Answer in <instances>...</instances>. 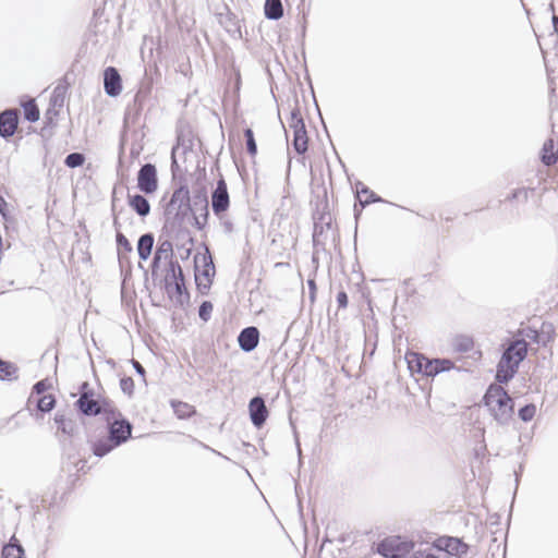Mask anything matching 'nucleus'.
Wrapping results in <instances>:
<instances>
[{
  "label": "nucleus",
  "mask_w": 558,
  "mask_h": 558,
  "mask_svg": "<svg viewBox=\"0 0 558 558\" xmlns=\"http://www.w3.org/2000/svg\"><path fill=\"white\" fill-rule=\"evenodd\" d=\"M472 341L468 338L463 339L462 342L459 344V350L460 351H469L471 348H472Z\"/></svg>",
  "instance_id": "nucleus-49"
},
{
  "label": "nucleus",
  "mask_w": 558,
  "mask_h": 558,
  "mask_svg": "<svg viewBox=\"0 0 558 558\" xmlns=\"http://www.w3.org/2000/svg\"><path fill=\"white\" fill-rule=\"evenodd\" d=\"M411 558H440L437 556L433 549H424V550H417L413 554Z\"/></svg>",
  "instance_id": "nucleus-46"
},
{
  "label": "nucleus",
  "mask_w": 558,
  "mask_h": 558,
  "mask_svg": "<svg viewBox=\"0 0 558 558\" xmlns=\"http://www.w3.org/2000/svg\"><path fill=\"white\" fill-rule=\"evenodd\" d=\"M435 365L437 366L438 374L453 367V363L447 359H435Z\"/></svg>",
  "instance_id": "nucleus-44"
},
{
  "label": "nucleus",
  "mask_w": 558,
  "mask_h": 558,
  "mask_svg": "<svg viewBox=\"0 0 558 558\" xmlns=\"http://www.w3.org/2000/svg\"><path fill=\"white\" fill-rule=\"evenodd\" d=\"M104 87L107 95L111 97H116L121 93V76L116 68L109 66L105 70Z\"/></svg>",
  "instance_id": "nucleus-9"
},
{
  "label": "nucleus",
  "mask_w": 558,
  "mask_h": 558,
  "mask_svg": "<svg viewBox=\"0 0 558 558\" xmlns=\"http://www.w3.org/2000/svg\"><path fill=\"white\" fill-rule=\"evenodd\" d=\"M17 113L13 110H7L0 113V135L4 138L12 136L17 128Z\"/></svg>",
  "instance_id": "nucleus-12"
},
{
  "label": "nucleus",
  "mask_w": 558,
  "mask_h": 558,
  "mask_svg": "<svg viewBox=\"0 0 558 558\" xmlns=\"http://www.w3.org/2000/svg\"><path fill=\"white\" fill-rule=\"evenodd\" d=\"M169 207L175 209L177 214H185L189 209L192 210L189 189L185 186L177 189L171 196Z\"/></svg>",
  "instance_id": "nucleus-11"
},
{
  "label": "nucleus",
  "mask_w": 558,
  "mask_h": 558,
  "mask_svg": "<svg viewBox=\"0 0 558 558\" xmlns=\"http://www.w3.org/2000/svg\"><path fill=\"white\" fill-rule=\"evenodd\" d=\"M100 32H101V31H99V29H94V31H93V35H94V36H97V35H98V33H100Z\"/></svg>",
  "instance_id": "nucleus-58"
},
{
  "label": "nucleus",
  "mask_w": 558,
  "mask_h": 558,
  "mask_svg": "<svg viewBox=\"0 0 558 558\" xmlns=\"http://www.w3.org/2000/svg\"><path fill=\"white\" fill-rule=\"evenodd\" d=\"M484 403L499 425H508L513 418L514 402L499 385H490L484 396Z\"/></svg>",
  "instance_id": "nucleus-1"
},
{
  "label": "nucleus",
  "mask_w": 558,
  "mask_h": 558,
  "mask_svg": "<svg viewBox=\"0 0 558 558\" xmlns=\"http://www.w3.org/2000/svg\"><path fill=\"white\" fill-rule=\"evenodd\" d=\"M172 253H173L172 243L170 241H168V240L162 241L161 243H159V245H158V247H157V250L155 252L153 264L154 265H158L162 260L163 262L172 260L171 259Z\"/></svg>",
  "instance_id": "nucleus-20"
},
{
  "label": "nucleus",
  "mask_w": 558,
  "mask_h": 558,
  "mask_svg": "<svg viewBox=\"0 0 558 558\" xmlns=\"http://www.w3.org/2000/svg\"><path fill=\"white\" fill-rule=\"evenodd\" d=\"M137 186L145 194H151L157 191V170L151 163H145L138 171Z\"/></svg>",
  "instance_id": "nucleus-4"
},
{
  "label": "nucleus",
  "mask_w": 558,
  "mask_h": 558,
  "mask_svg": "<svg viewBox=\"0 0 558 558\" xmlns=\"http://www.w3.org/2000/svg\"><path fill=\"white\" fill-rule=\"evenodd\" d=\"M422 374L427 377H434L438 374L437 366L435 365V360L427 359L426 362H424Z\"/></svg>",
  "instance_id": "nucleus-42"
},
{
  "label": "nucleus",
  "mask_w": 558,
  "mask_h": 558,
  "mask_svg": "<svg viewBox=\"0 0 558 558\" xmlns=\"http://www.w3.org/2000/svg\"><path fill=\"white\" fill-rule=\"evenodd\" d=\"M213 312V304L209 301H204L198 310V315L204 322L209 320Z\"/></svg>",
  "instance_id": "nucleus-40"
},
{
  "label": "nucleus",
  "mask_w": 558,
  "mask_h": 558,
  "mask_svg": "<svg viewBox=\"0 0 558 558\" xmlns=\"http://www.w3.org/2000/svg\"><path fill=\"white\" fill-rule=\"evenodd\" d=\"M24 549L21 545L9 543L2 549V558H23Z\"/></svg>",
  "instance_id": "nucleus-32"
},
{
  "label": "nucleus",
  "mask_w": 558,
  "mask_h": 558,
  "mask_svg": "<svg viewBox=\"0 0 558 558\" xmlns=\"http://www.w3.org/2000/svg\"><path fill=\"white\" fill-rule=\"evenodd\" d=\"M194 209L192 211L195 215V222L198 229H202L207 222L208 218V201L206 195H198L194 199Z\"/></svg>",
  "instance_id": "nucleus-15"
},
{
  "label": "nucleus",
  "mask_w": 558,
  "mask_h": 558,
  "mask_svg": "<svg viewBox=\"0 0 558 558\" xmlns=\"http://www.w3.org/2000/svg\"><path fill=\"white\" fill-rule=\"evenodd\" d=\"M133 363V366L135 368V371L141 374V375H144L145 374V368L142 366V364L135 360L132 361Z\"/></svg>",
  "instance_id": "nucleus-53"
},
{
  "label": "nucleus",
  "mask_w": 558,
  "mask_h": 558,
  "mask_svg": "<svg viewBox=\"0 0 558 558\" xmlns=\"http://www.w3.org/2000/svg\"><path fill=\"white\" fill-rule=\"evenodd\" d=\"M532 29H533L534 36H537V32L533 26H532Z\"/></svg>",
  "instance_id": "nucleus-59"
},
{
  "label": "nucleus",
  "mask_w": 558,
  "mask_h": 558,
  "mask_svg": "<svg viewBox=\"0 0 558 558\" xmlns=\"http://www.w3.org/2000/svg\"><path fill=\"white\" fill-rule=\"evenodd\" d=\"M226 10H227L226 13L217 14L218 23L223 27V29L226 31V33H228V35H235V34L242 35L239 19L236 17L235 14L230 12V10L228 8H226Z\"/></svg>",
  "instance_id": "nucleus-14"
},
{
  "label": "nucleus",
  "mask_w": 558,
  "mask_h": 558,
  "mask_svg": "<svg viewBox=\"0 0 558 558\" xmlns=\"http://www.w3.org/2000/svg\"><path fill=\"white\" fill-rule=\"evenodd\" d=\"M307 134L306 130L302 129L301 126L299 130H295L293 132V147L298 154H304L307 150Z\"/></svg>",
  "instance_id": "nucleus-23"
},
{
  "label": "nucleus",
  "mask_w": 558,
  "mask_h": 558,
  "mask_svg": "<svg viewBox=\"0 0 558 558\" xmlns=\"http://www.w3.org/2000/svg\"><path fill=\"white\" fill-rule=\"evenodd\" d=\"M129 205L141 217H146L150 213V205H149L148 201L140 194L129 196Z\"/></svg>",
  "instance_id": "nucleus-18"
},
{
  "label": "nucleus",
  "mask_w": 558,
  "mask_h": 558,
  "mask_svg": "<svg viewBox=\"0 0 558 558\" xmlns=\"http://www.w3.org/2000/svg\"><path fill=\"white\" fill-rule=\"evenodd\" d=\"M337 302L340 308H345L348 305V295L344 291H340L337 294Z\"/></svg>",
  "instance_id": "nucleus-47"
},
{
  "label": "nucleus",
  "mask_w": 558,
  "mask_h": 558,
  "mask_svg": "<svg viewBox=\"0 0 558 558\" xmlns=\"http://www.w3.org/2000/svg\"><path fill=\"white\" fill-rule=\"evenodd\" d=\"M356 193L357 195L360 196L361 194H368L369 197L366 198V199H360V204L362 207H364L365 205L369 204V203H373V202H378L380 201V198L376 197L375 194L368 190V187H366L365 185H363L362 183H360L356 187Z\"/></svg>",
  "instance_id": "nucleus-35"
},
{
  "label": "nucleus",
  "mask_w": 558,
  "mask_h": 558,
  "mask_svg": "<svg viewBox=\"0 0 558 558\" xmlns=\"http://www.w3.org/2000/svg\"><path fill=\"white\" fill-rule=\"evenodd\" d=\"M411 544L399 537L387 538L378 545V553L387 558H401L410 550Z\"/></svg>",
  "instance_id": "nucleus-5"
},
{
  "label": "nucleus",
  "mask_w": 558,
  "mask_h": 558,
  "mask_svg": "<svg viewBox=\"0 0 558 558\" xmlns=\"http://www.w3.org/2000/svg\"><path fill=\"white\" fill-rule=\"evenodd\" d=\"M120 387L124 393L132 396L134 390V381L131 377L122 378L120 380Z\"/></svg>",
  "instance_id": "nucleus-43"
},
{
  "label": "nucleus",
  "mask_w": 558,
  "mask_h": 558,
  "mask_svg": "<svg viewBox=\"0 0 558 558\" xmlns=\"http://www.w3.org/2000/svg\"><path fill=\"white\" fill-rule=\"evenodd\" d=\"M248 410L252 423L256 427H260L268 416V410L265 405V401L263 400V398L254 397L250 401Z\"/></svg>",
  "instance_id": "nucleus-10"
},
{
  "label": "nucleus",
  "mask_w": 558,
  "mask_h": 558,
  "mask_svg": "<svg viewBox=\"0 0 558 558\" xmlns=\"http://www.w3.org/2000/svg\"><path fill=\"white\" fill-rule=\"evenodd\" d=\"M244 136L246 138V149L251 156H255L257 153V146L254 138L253 131L251 129H246L244 131Z\"/></svg>",
  "instance_id": "nucleus-38"
},
{
  "label": "nucleus",
  "mask_w": 558,
  "mask_h": 558,
  "mask_svg": "<svg viewBox=\"0 0 558 558\" xmlns=\"http://www.w3.org/2000/svg\"><path fill=\"white\" fill-rule=\"evenodd\" d=\"M15 373L16 367L11 363L3 362V366H0V379H10Z\"/></svg>",
  "instance_id": "nucleus-41"
},
{
  "label": "nucleus",
  "mask_w": 558,
  "mask_h": 558,
  "mask_svg": "<svg viewBox=\"0 0 558 558\" xmlns=\"http://www.w3.org/2000/svg\"><path fill=\"white\" fill-rule=\"evenodd\" d=\"M230 205V197L226 181L221 178L217 182V186L211 194V207L215 215L219 216L225 213Z\"/></svg>",
  "instance_id": "nucleus-7"
},
{
  "label": "nucleus",
  "mask_w": 558,
  "mask_h": 558,
  "mask_svg": "<svg viewBox=\"0 0 558 558\" xmlns=\"http://www.w3.org/2000/svg\"><path fill=\"white\" fill-rule=\"evenodd\" d=\"M551 23H553V28H554V33L551 35H558V16L557 15H553L551 16Z\"/></svg>",
  "instance_id": "nucleus-54"
},
{
  "label": "nucleus",
  "mask_w": 558,
  "mask_h": 558,
  "mask_svg": "<svg viewBox=\"0 0 558 558\" xmlns=\"http://www.w3.org/2000/svg\"><path fill=\"white\" fill-rule=\"evenodd\" d=\"M109 423V437L116 445L125 442L131 437L132 425L124 418L117 417Z\"/></svg>",
  "instance_id": "nucleus-6"
},
{
  "label": "nucleus",
  "mask_w": 558,
  "mask_h": 558,
  "mask_svg": "<svg viewBox=\"0 0 558 558\" xmlns=\"http://www.w3.org/2000/svg\"><path fill=\"white\" fill-rule=\"evenodd\" d=\"M305 129L304 121L298 110L291 111L290 120H289V128L295 132V130H299V128Z\"/></svg>",
  "instance_id": "nucleus-37"
},
{
  "label": "nucleus",
  "mask_w": 558,
  "mask_h": 558,
  "mask_svg": "<svg viewBox=\"0 0 558 558\" xmlns=\"http://www.w3.org/2000/svg\"><path fill=\"white\" fill-rule=\"evenodd\" d=\"M153 245L154 236L150 233L143 234L138 239L137 252L141 259L146 260L149 257L153 250Z\"/></svg>",
  "instance_id": "nucleus-21"
},
{
  "label": "nucleus",
  "mask_w": 558,
  "mask_h": 558,
  "mask_svg": "<svg viewBox=\"0 0 558 558\" xmlns=\"http://www.w3.org/2000/svg\"><path fill=\"white\" fill-rule=\"evenodd\" d=\"M307 283H308V287H310V289L312 291V295L311 296L313 299L314 298V292H315V289H316L315 281L314 280H308Z\"/></svg>",
  "instance_id": "nucleus-55"
},
{
  "label": "nucleus",
  "mask_w": 558,
  "mask_h": 558,
  "mask_svg": "<svg viewBox=\"0 0 558 558\" xmlns=\"http://www.w3.org/2000/svg\"><path fill=\"white\" fill-rule=\"evenodd\" d=\"M171 407L173 409L174 414L180 420L187 418L195 414L194 407L183 401L172 400Z\"/></svg>",
  "instance_id": "nucleus-24"
},
{
  "label": "nucleus",
  "mask_w": 558,
  "mask_h": 558,
  "mask_svg": "<svg viewBox=\"0 0 558 558\" xmlns=\"http://www.w3.org/2000/svg\"><path fill=\"white\" fill-rule=\"evenodd\" d=\"M525 341L526 339L531 340V341H534V342H538V332L536 330H532L530 328L527 329H523L521 332H520Z\"/></svg>",
  "instance_id": "nucleus-45"
},
{
  "label": "nucleus",
  "mask_w": 558,
  "mask_h": 558,
  "mask_svg": "<svg viewBox=\"0 0 558 558\" xmlns=\"http://www.w3.org/2000/svg\"><path fill=\"white\" fill-rule=\"evenodd\" d=\"M258 340H259V332L256 327L244 328L240 332L239 338H238L240 348L245 352L253 351L257 347Z\"/></svg>",
  "instance_id": "nucleus-13"
},
{
  "label": "nucleus",
  "mask_w": 558,
  "mask_h": 558,
  "mask_svg": "<svg viewBox=\"0 0 558 558\" xmlns=\"http://www.w3.org/2000/svg\"><path fill=\"white\" fill-rule=\"evenodd\" d=\"M536 413V407L534 404H527L519 410V416L523 422L531 421Z\"/></svg>",
  "instance_id": "nucleus-39"
},
{
  "label": "nucleus",
  "mask_w": 558,
  "mask_h": 558,
  "mask_svg": "<svg viewBox=\"0 0 558 558\" xmlns=\"http://www.w3.org/2000/svg\"><path fill=\"white\" fill-rule=\"evenodd\" d=\"M557 153L558 150L555 149V143L554 140L549 138L547 140L542 148V161L546 166H551L557 162Z\"/></svg>",
  "instance_id": "nucleus-22"
},
{
  "label": "nucleus",
  "mask_w": 558,
  "mask_h": 558,
  "mask_svg": "<svg viewBox=\"0 0 558 558\" xmlns=\"http://www.w3.org/2000/svg\"><path fill=\"white\" fill-rule=\"evenodd\" d=\"M0 366H3V361L0 360Z\"/></svg>",
  "instance_id": "nucleus-60"
},
{
  "label": "nucleus",
  "mask_w": 558,
  "mask_h": 558,
  "mask_svg": "<svg viewBox=\"0 0 558 558\" xmlns=\"http://www.w3.org/2000/svg\"><path fill=\"white\" fill-rule=\"evenodd\" d=\"M84 156L80 153H72V154H69L66 157H65V160H64V163L69 167V168H76V167H80L84 163Z\"/></svg>",
  "instance_id": "nucleus-36"
},
{
  "label": "nucleus",
  "mask_w": 558,
  "mask_h": 558,
  "mask_svg": "<svg viewBox=\"0 0 558 558\" xmlns=\"http://www.w3.org/2000/svg\"><path fill=\"white\" fill-rule=\"evenodd\" d=\"M171 281H172L171 289H174L177 293L182 294V291L184 289V280L179 281L175 279V280H171ZM168 290H170V288Z\"/></svg>",
  "instance_id": "nucleus-48"
},
{
  "label": "nucleus",
  "mask_w": 558,
  "mask_h": 558,
  "mask_svg": "<svg viewBox=\"0 0 558 558\" xmlns=\"http://www.w3.org/2000/svg\"><path fill=\"white\" fill-rule=\"evenodd\" d=\"M24 116L29 122H36L39 119V110L34 100H29L24 105Z\"/></svg>",
  "instance_id": "nucleus-33"
},
{
  "label": "nucleus",
  "mask_w": 558,
  "mask_h": 558,
  "mask_svg": "<svg viewBox=\"0 0 558 558\" xmlns=\"http://www.w3.org/2000/svg\"><path fill=\"white\" fill-rule=\"evenodd\" d=\"M195 264V282L198 290L205 293L213 283L215 276V265L208 248L204 253L194 256Z\"/></svg>",
  "instance_id": "nucleus-3"
},
{
  "label": "nucleus",
  "mask_w": 558,
  "mask_h": 558,
  "mask_svg": "<svg viewBox=\"0 0 558 558\" xmlns=\"http://www.w3.org/2000/svg\"><path fill=\"white\" fill-rule=\"evenodd\" d=\"M527 353V343L524 339H519L509 344L505 350L498 366L496 379L499 383H508L517 373L520 363Z\"/></svg>",
  "instance_id": "nucleus-2"
},
{
  "label": "nucleus",
  "mask_w": 558,
  "mask_h": 558,
  "mask_svg": "<svg viewBox=\"0 0 558 558\" xmlns=\"http://www.w3.org/2000/svg\"><path fill=\"white\" fill-rule=\"evenodd\" d=\"M520 196H523L524 198L527 197V191L525 189H519L517 191H514L512 194H511V199H514V198H518Z\"/></svg>",
  "instance_id": "nucleus-51"
},
{
  "label": "nucleus",
  "mask_w": 558,
  "mask_h": 558,
  "mask_svg": "<svg viewBox=\"0 0 558 558\" xmlns=\"http://www.w3.org/2000/svg\"><path fill=\"white\" fill-rule=\"evenodd\" d=\"M68 86L65 83H59L51 95L50 102L53 107H62L65 100Z\"/></svg>",
  "instance_id": "nucleus-28"
},
{
  "label": "nucleus",
  "mask_w": 558,
  "mask_h": 558,
  "mask_svg": "<svg viewBox=\"0 0 558 558\" xmlns=\"http://www.w3.org/2000/svg\"><path fill=\"white\" fill-rule=\"evenodd\" d=\"M4 206H7V203H5L4 198L2 196H0V213H2L3 215H4V213H3Z\"/></svg>",
  "instance_id": "nucleus-56"
},
{
  "label": "nucleus",
  "mask_w": 558,
  "mask_h": 558,
  "mask_svg": "<svg viewBox=\"0 0 558 558\" xmlns=\"http://www.w3.org/2000/svg\"><path fill=\"white\" fill-rule=\"evenodd\" d=\"M113 226L117 230V245L119 251V256L121 257V248H123L125 252H132V245L130 244L129 240L119 231L120 230V223L118 221V218H114Z\"/></svg>",
  "instance_id": "nucleus-31"
},
{
  "label": "nucleus",
  "mask_w": 558,
  "mask_h": 558,
  "mask_svg": "<svg viewBox=\"0 0 558 558\" xmlns=\"http://www.w3.org/2000/svg\"><path fill=\"white\" fill-rule=\"evenodd\" d=\"M264 13L268 20H280L283 16V5L281 0H265Z\"/></svg>",
  "instance_id": "nucleus-17"
},
{
  "label": "nucleus",
  "mask_w": 558,
  "mask_h": 558,
  "mask_svg": "<svg viewBox=\"0 0 558 558\" xmlns=\"http://www.w3.org/2000/svg\"><path fill=\"white\" fill-rule=\"evenodd\" d=\"M99 401L89 397L87 392H82L81 397L76 401V405L82 413L85 415H97L99 414Z\"/></svg>",
  "instance_id": "nucleus-16"
},
{
  "label": "nucleus",
  "mask_w": 558,
  "mask_h": 558,
  "mask_svg": "<svg viewBox=\"0 0 558 558\" xmlns=\"http://www.w3.org/2000/svg\"><path fill=\"white\" fill-rule=\"evenodd\" d=\"M184 280V277H183V271H182V268L180 266V264L178 262H173V260H170L169 263V270L167 272V276H166V287L167 289L171 288L172 287V281L171 280Z\"/></svg>",
  "instance_id": "nucleus-25"
},
{
  "label": "nucleus",
  "mask_w": 558,
  "mask_h": 558,
  "mask_svg": "<svg viewBox=\"0 0 558 558\" xmlns=\"http://www.w3.org/2000/svg\"><path fill=\"white\" fill-rule=\"evenodd\" d=\"M98 407H99V414H104L108 422L122 416L121 413L114 407L113 402H111L109 400L99 401Z\"/></svg>",
  "instance_id": "nucleus-26"
},
{
  "label": "nucleus",
  "mask_w": 558,
  "mask_h": 558,
  "mask_svg": "<svg viewBox=\"0 0 558 558\" xmlns=\"http://www.w3.org/2000/svg\"><path fill=\"white\" fill-rule=\"evenodd\" d=\"M439 550H445L449 555L463 556L468 553L469 546L456 537H441L436 544Z\"/></svg>",
  "instance_id": "nucleus-8"
},
{
  "label": "nucleus",
  "mask_w": 558,
  "mask_h": 558,
  "mask_svg": "<svg viewBox=\"0 0 558 558\" xmlns=\"http://www.w3.org/2000/svg\"><path fill=\"white\" fill-rule=\"evenodd\" d=\"M538 47L542 52L546 56L549 53V48L553 46L554 54L558 57V37H539Z\"/></svg>",
  "instance_id": "nucleus-30"
},
{
  "label": "nucleus",
  "mask_w": 558,
  "mask_h": 558,
  "mask_svg": "<svg viewBox=\"0 0 558 558\" xmlns=\"http://www.w3.org/2000/svg\"><path fill=\"white\" fill-rule=\"evenodd\" d=\"M118 446L119 445L113 444L111 438L108 437L106 439H99L97 442H95L93 446V451L97 457H104Z\"/></svg>",
  "instance_id": "nucleus-27"
},
{
  "label": "nucleus",
  "mask_w": 558,
  "mask_h": 558,
  "mask_svg": "<svg viewBox=\"0 0 558 558\" xmlns=\"http://www.w3.org/2000/svg\"><path fill=\"white\" fill-rule=\"evenodd\" d=\"M427 357L417 352H407L405 361L408 363V367L412 374L418 373L422 374L424 362H426Z\"/></svg>",
  "instance_id": "nucleus-19"
},
{
  "label": "nucleus",
  "mask_w": 558,
  "mask_h": 558,
  "mask_svg": "<svg viewBox=\"0 0 558 558\" xmlns=\"http://www.w3.org/2000/svg\"><path fill=\"white\" fill-rule=\"evenodd\" d=\"M54 423L57 424L58 430H61L65 435H73L75 430V424L66 418L63 414L57 413L54 416Z\"/></svg>",
  "instance_id": "nucleus-29"
},
{
  "label": "nucleus",
  "mask_w": 558,
  "mask_h": 558,
  "mask_svg": "<svg viewBox=\"0 0 558 558\" xmlns=\"http://www.w3.org/2000/svg\"><path fill=\"white\" fill-rule=\"evenodd\" d=\"M179 150V147H173L172 149V154H171V159H172V162H171V169L172 171L174 172L175 169H178V161H177V158H175V155H177V151Z\"/></svg>",
  "instance_id": "nucleus-50"
},
{
  "label": "nucleus",
  "mask_w": 558,
  "mask_h": 558,
  "mask_svg": "<svg viewBox=\"0 0 558 558\" xmlns=\"http://www.w3.org/2000/svg\"><path fill=\"white\" fill-rule=\"evenodd\" d=\"M234 75H235V85H236V87H239V84H240V72L239 71H234Z\"/></svg>",
  "instance_id": "nucleus-57"
},
{
  "label": "nucleus",
  "mask_w": 558,
  "mask_h": 558,
  "mask_svg": "<svg viewBox=\"0 0 558 558\" xmlns=\"http://www.w3.org/2000/svg\"><path fill=\"white\" fill-rule=\"evenodd\" d=\"M56 400L52 395H45L39 398L37 408L41 412H49L53 409Z\"/></svg>",
  "instance_id": "nucleus-34"
},
{
  "label": "nucleus",
  "mask_w": 558,
  "mask_h": 558,
  "mask_svg": "<svg viewBox=\"0 0 558 558\" xmlns=\"http://www.w3.org/2000/svg\"><path fill=\"white\" fill-rule=\"evenodd\" d=\"M34 389L37 393H43L46 389H47V385H46V381L41 380V381H38L35 386H34Z\"/></svg>",
  "instance_id": "nucleus-52"
}]
</instances>
